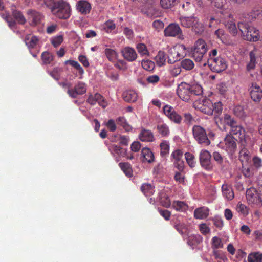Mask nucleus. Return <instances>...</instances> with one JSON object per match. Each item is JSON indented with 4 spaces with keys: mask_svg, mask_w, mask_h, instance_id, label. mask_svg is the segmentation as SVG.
<instances>
[{
    "mask_svg": "<svg viewBox=\"0 0 262 262\" xmlns=\"http://www.w3.org/2000/svg\"><path fill=\"white\" fill-rule=\"evenodd\" d=\"M164 34L166 36L176 37L181 40L184 39L182 31L179 25L176 24H169L164 30Z\"/></svg>",
    "mask_w": 262,
    "mask_h": 262,
    "instance_id": "obj_8",
    "label": "nucleus"
},
{
    "mask_svg": "<svg viewBox=\"0 0 262 262\" xmlns=\"http://www.w3.org/2000/svg\"><path fill=\"white\" fill-rule=\"evenodd\" d=\"M116 122V120L111 119H109L105 124L111 132H115L117 129Z\"/></svg>",
    "mask_w": 262,
    "mask_h": 262,
    "instance_id": "obj_59",
    "label": "nucleus"
},
{
    "mask_svg": "<svg viewBox=\"0 0 262 262\" xmlns=\"http://www.w3.org/2000/svg\"><path fill=\"white\" fill-rule=\"evenodd\" d=\"M171 207L177 211L185 212L188 209V205L184 201H174L171 204Z\"/></svg>",
    "mask_w": 262,
    "mask_h": 262,
    "instance_id": "obj_25",
    "label": "nucleus"
},
{
    "mask_svg": "<svg viewBox=\"0 0 262 262\" xmlns=\"http://www.w3.org/2000/svg\"><path fill=\"white\" fill-rule=\"evenodd\" d=\"M136 49L140 56H147L149 55V52L147 49V47L144 43H137L136 45Z\"/></svg>",
    "mask_w": 262,
    "mask_h": 262,
    "instance_id": "obj_35",
    "label": "nucleus"
},
{
    "mask_svg": "<svg viewBox=\"0 0 262 262\" xmlns=\"http://www.w3.org/2000/svg\"><path fill=\"white\" fill-rule=\"evenodd\" d=\"M192 133L194 139L199 144L204 146H207L210 144L205 130L201 126H194L192 128Z\"/></svg>",
    "mask_w": 262,
    "mask_h": 262,
    "instance_id": "obj_6",
    "label": "nucleus"
},
{
    "mask_svg": "<svg viewBox=\"0 0 262 262\" xmlns=\"http://www.w3.org/2000/svg\"><path fill=\"white\" fill-rule=\"evenodd\" d=\"M233 113L235 116L241 119H244L247 116L243 106L241 105L235 106L233 108Z\"/></svg>",
    "mask_w": 262,
    "mask_h": 262,
    "instance_id": "obj_34",
    "label": "nucleus"
},
{
    "mask_svg": "<svg viewBox=\"0 0 262 262\" xmlns=\"http://www.w3.org/2000/svg\"><path fill=\"white\" fill-rule=\"evenodd\" d=\"M199 227L200 232L204 235H206L210 232L209 227L206 224H201Z\"/></svg>",
    "mask_w": 262,
    "mask_h": 262,
    "instance_id": "obj_62",
    "label": "nucleus"
},
{
    "mask_svg": "<svg viewBox=\"0 0 262 262\" xmlns=\"http://www.w3.org/2000/svg\"><path fill=\"white\" fill-rule=\"evenodd\" d=\"M252 161L253 165L256 168L258 169L262 166V160L260 158L255 156L253 157Z\"/></svg>",
    "mask_w": 262,
    "mask_h": 262,
    "instance_id": "obj_63",
    "label": "nucleus"
},
{
    "mask_svg": "<svg viewBox=\"0 0 262 262\" xmlns=\"http://www.w3.org/2000/svg\"><path fill=\"white\" fill-rule=\"evenodd\" d=\"M196 17H181L180 18V23L181 25L186 28L192 27L194 22L195 21Z\"/></svg>",
    "mask_w": 262,
    "mask_h": 262,
    "instance_id": "obj_29",
    "label": "nucleus"
},
{
    "mask_svg": "<svg viewBox=\"0 0 262 262\" xmlns=\"http://www.w3.org/2000/svg\"><path fill=\"white\" fill-rule=\"evenodd\" d=\"M116 28L115 24L112 20H108L101 26L102 30L107 33H110Z\"/></svg>",
    "mask_w": 262,
    "mask_h": 262,
    "instance_id": "obj_40",
    "label": "nucleus"
},
{
    "mask_svg": "<svg viewBox=\"0 0 262 262\" xmlns=\"http://www.w3.org/2000/svg\"><path fill=\"white\" fill-rule=\"evenodd\" d=\"M184 121L187 124H192L194 121V118L190 113H185L184 114Z\"/></svg>",
    "mask_w": 262,
    "mask_h": 262,
    "instance_id": "obj_64",
    "label": "nucleus"
},
{
    "mask_svg": "<svg viewBox=\"0 0 262 262\" xmlns=\"http://www.w3.org/2000/svg\"><path fill=\"white\" fill-rule=\"evenodd\" d=\"M246 195L249 204H262V198L254 188L248 189L246 191Z\"/></svg>",
    "mask_w": 262,
    "mask_h": 262,
    "instance_id": "obj_10",
    "label": "nucleus"
},
{
    "mask_svg": "<svg viewBox=\"0 0 262 262\" xmlns=\"http://www.w3.org/2000/svg\"><path fill=\"white\" fill-rule=\"evenodd\" d=\"M222 192L223 197L228 201H231L234 198V193L232 186L226 183L222 186Z\"/></svg>",
    "mask_w": 262,
    "mask_h": 262,
    "instance_id": "obj_21",
    "label": "nucleus"
},
{
    "mask_svg": "<svg viewBox=\"0 0 262 262\" xmlns=\"http://www.w3.org/2000/svg\"><path fill=\"white\" fill-rule=\"evenodd\" d=\"M122 97L125 101L133 103L137 101L138 95L134 90H126L123 93Z\"/></svg>",
    "mask_w": 262,
    "mask_h": 262,
    "instance_id": "obj_23",
    "label": "nucleus"
},
{
    "mask_svg": "<svg viewBox=\"0 0 262 262\" xmlns=\"http://www.w3.org/2000/svg\"><path fill=\"white\" fill-rule=\"evenodd\" d=\"M25 41L26 45L29 49L33 48L37 46L39 39L35 36L28 35L25 37Z\"/></svg>",
    "mask_w": 262,
    "mask_h": 262,
    "instance_id": "obj_30",
    "label": "nucleus"
},
{
    "mask_svg": "<svg viewBox=\"0 0 262 262\" xmlns=\"http://www.w3.org/2000/svg\"><path fill=\"white\" fill-rule=\"evenodd\" d=\"M157 129L159 134L162 137L168 136L170 134L168 126L164 123H159L157 126Z\"/></svg>",
    "mask_w": 262,
    "mask_h": 262,
    "instance_id": "obj_31",
    "label": "nucleus"
},
{
    "mask_svg": "<svg viewBox=\"0 0 262 262\" xmlns=\"http://www.w3.org/2000/svg\"><path fill=\"white\" fill-rule=\"evenodd\" d=\"M166 55L164 52L159 51L155 58V60L158 66L161 67L165 64L166 62Z\"/></svg>",
    "mask_w": 262,
    "mask_h": 262,
    "instance_id": "obj_39",
    "label": "nucleus"
},
{
    "mask_svg": "<svg viewBox=\"0 0 262 262\" xmlns=\"http://www.w3.org/2000/svg\"><path fill=\"white\" fill-rule=\"evenodd\" d=\"M207 64H208L212 71L217 73L225 70L228 67L226 60L221 57L207 59Z\"/></svg>",
    "mask_w": 262,
    "mask_h": 262,
    "instance_id": "obj_7",
    "label": "nucleus"
},
{
    "mask_svg": "<svg viewBox=\"0 0 262 262\" xmlns=\"http://www.w3.org/2000/svg\"><path fill=\"white\" fill-rule=\"evenodd\" d=\"M160 154L162 156H165L169 154L170 144L168 141L164 140L160 144Z\"/></svg>",
    "mask_w": 262,
    "mask_h": 262,
    "instance_id": "obj_38",
    "label": "nucleus"
},
{
    "mask_svg": "<svg viewBox=\"0 0 262 262\" xmlns=\"http://www.w3.org/2000/svg\"><path fill=\"white\" fill-rule=\"evenodd\" d=\"M12 15L18 23L23 25L26 23V19L20 11H14Z\"/></svg>",
    "mask_w": 262,
    "mask_h": 262,
    "instance_id": "obj_50",
    "label": "nucleus"
},
{
    "mask_svg": "<svg viewBox=\"0 0 262 262\" xmlns=\"http://www.w3.org/2000/svg\"><path fill=\"white\" fill-rule=\"evenodd\" d=\"M245 132L244 129L241 126L237 125L236 124L231 127V130L228 135H231L232 136L235 135L240 139L241 142H246L247 138L245 137Z\"/></svg>",
    "mask_w": 262,
    "mask_h": 262,
    "instance_id": "obj_17",
    "label": "nucleus"
},
{
    "mask_svg": "<svg viewBox=\"0 0 262 262\" xmlns=\"http://www.w3.org/2000/svg\"><path fill=\"white\" fill-rule=\"evenodd\" d=\"M220 148L225 150L229 155H232L236 150V140L231 135H227L223 142L219 143Z\"/></svg>",
    "mask_w": 262,
    "mask_h": 262,
    "instance_id": "obj_5",
    "label": "nucleus"
},
{
    "mask_svg": "<svg viewBox=\"0 0 262 262\" xmlns=\"http://www.w3.org/2000/svg\"><path fill=\"white\" fill-rule=\"evenodd\" d=\"M186 47L184 45H179L170 48L168 51V62L173 63L186 55Z\"/></svg>",
    "mask_w": 262,
    "mask_h": 262,
    "instance_id": "obj_4",
    "label": "nucleus"
},
{
    "mask_svg": "<svg viewBox=\"0 0 262 262\" xmlns=\"http://www.w3.org/2000/svg\"><path fill=\"white\" fill-rule=\"evenodd\" d=\"M185 158L187 163L191 167L193 168L195 166L196 162L194 155L190 152H186L185 154Z\"/></svg>",
    "mask_w": 262,
    "mask_h": 262,
    "instance_id": "obj_45",
    "label": "nucleus"
},
{
    "mask_svg": "<svg viewBox=\"0 0 262 262\" xmlns=\"http://www.w3.org/2000/svg\"><path fill=\"white\" fill-rule=\"evenodd\" d=\"M104 53L108 60L112 62H115L118 57L117 52L112 49L106 48L104 50Z\"/></svg>",
    "mask_w": 262,
    "mask_h": 262,
    "instance_id": "obj_32",
    "label": "nucleus"
},
{
    "mask_svg": "<svg viewBox=\"0 0 262 262\" xmlns=\"http://www.w3.org/2000/svg\"><path fill=\"white\" fill-rule=\"evenodd\" d=\"M119 165L126 176L131 177L133 176V170L130 164L128 163H120Z\"/></svg>",
    "mask_w": 262,
    "mask_h": 262,
    "instance_id": "obj_37",
    "label": "nucleus"
},
{
    "mask_svg": "<svg viewBox=\"0 0 262 262\" xmlns=\"http://www.w3.org/2000/svg\"><path fill=\"white\" fill-rule=\"evenodd\" d=\"M101 98L102 95L99 93H96L94 95H91L89 97L87 101L91 105H94L98 102V100H100Z\"/></svg>",
    "mask_w": 262,
    "mask_h": 262,
    "instance_id": "obj_55",
    "label": "nucleus"
},
{
    "mask_svg": "<svg viewBox=\"0 0 262 262\" xmlns=\"http://www.w3.org/2000/svg\"><path fill=\"white\" fill-rule=\"evenodd\" d=\"M183 153L180 149H177L172 151L171 154V161L174 166L180 170H183L184 168V162L182 160Z\"/></svg>",
    "mask_w": 262,
    "mask_h": 262,
    "instance_id": "obj_14",
    "label": "nucleus"
},
{
    "mask_svg": "<svg viewBox=\"0 0 262 262\" xmlns=\"http://www.w3.org/2000/svg\"><path fill=\"white\" fill-rule=\"evenodd\" d=\"M250 97L255 102H259L262 98V89L256 83H252L249 88Z\"/></svg>",
    "mask_w": 262,
    "mask_h": 262,
    "instance_id": "obj_13",
    "label": "nucleus"
},
{
    "mask_svg": "<svg viewBox=\"0 0 262 262\" xmlns=\"http://www.w3.org/2000/svg\"><path fill=\"white\" fill-rule=\"evenodd\" d=\"M42 18L41 15L37 12H33L30 15L29 19L31 21V25H35L38 23Z\"/></svg>",
    "mask_w": 262,
    "mask_h": 262,
    "instance_id": "obj_46",
    "label": "nucleus"
},
{
    "mask_svg": "<svg viewBox=\"0 0 262 262\" xmlns=\"http://www.w3.org/2000/svg\"><path fill=\"white\" fill-rule=\"evenodd\" d=\"M116 123L121 126L125 132H130L133 129L132 126L129 125L124 117L120 116L116 119Z\"/></svg>",
    "mask_w": 262,
    "mask_h": 262,
    "instance_id": "obj_26",
    "label": "nucleus"
},
{
    "mask_svg": "<svg viewBox=\"0 0 262 262\" xmlns=\"http://www.w3.org/2000/svg\"><path fill=\"white\" fill-rule=\"evenodd\" d=\"M226 27L232 34L235 35L237 33V29L235 23L233 21L228 22L226 25Z\"/></svg>",
    "mask_w": 262,
    "mask_h": 262,
    "instance_id": "obj_58",
    "label": "nucleus"
},
{
    "mask_svg": "<svg viewBox=\"0 0 262 262\" xmlns=\"http://www.w3.org/2000/svg\"><path fill=\"white\" fill-rule=\"evenodd\" d=\"M221 121L223 122L224 123L230 126V127H232L237 123L235 120L230 115L228 114L224 115L223 117L221 118Z\"/></svg>",
    "mask_w": 262,
    "mask_h": 262,
    "instance_id": "obj_41",
    "label": "nucleus"
},
{
    "mask_svg": "<svg viewBox=\"0 0 262 262\" xmlns=\"http://www.w3.org/2000/svg\"><path fill=\"white\" fill-rule=\"evenodd\" d=\"M247 260L248 262H262V253L260 252H251L248 255Z\"/></svg>",
    "mask_w": 262,
    "mask_h": 262,
    "instance_id": "obj_33",
    "label": "nucleus"
},
{
    "mask_svg": "<svg viewBox=\"0 0 262 262\" xmlns=\"http://www.w3.org/2000/svg\"><path fill=\"white\" fill-rule=\"evenodd\" d=\"M190 85L185 82H181L178 87L177 94L184 101H188L191 97L190 90Z\"/></svg>",
    "mask_w": 262,
    "mask_h": 262,
    "instance_id": "obj_9",
    "label": "nucleus"
},
{
    "mask_svg": "<svg viewBox=\"0 0 262 262\" xmlns=\"http://www.w3.org/2000/svg\"><path fill=\"white\" fill-rule=\"evenodd\" d=\"M235 210L237 213L244 217L247 216L249 214V209L245 204H243L241 202H239L236 205Z\"/></svg>",
    "mask_w": 262,
    "mask_h": 262,
    "instance_id": "obj_27",
    "label": "nucleus"
},
{
    "mask_svg": "<svg viewBox=\"0 0 262 262\" xmlns=\"http://www.w3.org/2000/svg\"><path fill=\"white\" fill-rule=\"evenodd\" d=\"M1 15L8 23L10 28H11L12 29L15 28V21L11 18V17L10 16L8 13L1 14Z\"/></svg>",
    "mask_w": 262,
    "mask_h": 262,
    "instance_id": "obj_52",
    "label": "nucleus"
},
{
    "mask_svg": "<svg viewBox=\"0 0 262 262\" xmlns=\"http://www.w3.org/2000/svg\"><path fill=\"white\" fill-rule=\"evenodd\" d=\"M250 60L247 64V70L250 71L255 68L256 64L255 53L254 51H251L249 53Z\"/></svg>",
    "mask_w": 262,
    "mask_h": 262,
    "instance_id": "obj_36",
    "label": "nucleus"
},
{
    "mask_svg": "<svg viewBox=\"0 0 262 262\" xmlns=\"http://www.w3.org/2000/svg\"><path fill=\"white\" fill-rule=\"evenodd\" d=\"M211 155L206 150H202L200 154V161L202 167L209 169L210 167Z\"/></svg>",
    "mask_w": 262,
    "mask_h": 262,
    "instance_id": "obj_19",
    "label": "nucleus"
},
{
    "mask_svg": "<svg viewBox=\"0 0 262 262\" xmlns=\"http://www.w3.org/2000/svg\"><path fill=\"white\" fill-rule=\"evenodd\" d=\"M202 241V237L199 234L191 235L188 237L187 243L188 245L192 246Z\"/></svg>",
    "mask_w": 262,
    "mask_h": 262,
    "instance_id": "obj_42",
    "label": "nucleus"
},
{
    "mask_svg": "<svg viewBox=\"0 0 262 262\" xmlns=\"http://www.w3.org/2000/svg\"><path fill=\"white\" fill-rule=\"evenodd\" d=\"M181 66L179 65H174L169 69L170 73L172 76H177L181 72Z\"/></svg>",
    "mask_w": 262,
    "mask_h": 262,
    "instance_id": "obj_57",
    "label": "nucleus"
},
{
    "mask_svg": "<svg viewBox=\"0 0 262 262\" xmlns=\"http://www.w3.org/2000/svg\"><path fill=\"white\" fill-rule=\"evenodd\" d=\"M160 202L163 206L166 208L170 207L171 204L169 197L166 195H164L162 198L160 199Z\"/></svg>",
    "mask_w": 262,
    "mask_h": 262,
    "instance_id": "obj_61",
    "label": "nucleus"
},
{
    "mask_svg": "<svg viewBox=\"0 0 262 262\" xmlns=\"http://www.w3.org/2000/svg\"><path fill=\"white\" fill-rule=\"evenodd\" d=\"M163 112L171 121L177 124L181 123V116L175 111L172 106L169 105H164L163 107Z\"/></svg>",
    "mask_w": 262,
    "mask_h": 262,
    "instance_id": "obj_11",
    "label": "nucleus"
},
{
    "mask_svg": "<svg viewBox=\"0 0 262 262\" xmlns=\"http://www.w3.org/2000/svg\"><path fill=\"white\" fill-rule=\"evenodd\" d=\"M141 189L143 193L146 196L150 195L155 192L154 188L151 185L149 184L142 185Z\"/></svg>",
    "mask_w": 262,
    "mask_h": 262,
    "instance_id": "obj_44",
    "label": "nucleus"
},
{
    "mask_svg": "<svg viewBox=\"0 0 262 262\" xmlns=\"http://www.w3.org/2000/svg\"><path fill=\"white\" fill-rule=\"evenodd\" d=\"M52 14L60 19H67L72 14V8L70 4L64 0L54 1L50 7Z\"/></svg>",
    "mask_w": 262,
    "mask_h": 262,
    "instance_id": "obj_1",
    "label": "nucleus"
},
{
    "mask_svg": "<svg viewBox=\"0 0 262 262\" xmlns=\"http://www.w3.org/2000/svg\"><path fill=\"white\" fill-rule=\"evenodd\" d=\"M76 6L77 10L82 14H87L89 13L92 8L91 4L85 0L78 1Z\"/></svg>",
    "mask_w": 262,
    "mask_h": 262,
    "instance_id": "obj_20",
    "label": "nucleus"
},
{
    "mask_svg": "<svg viewBox=\"0 0 262 262\" xmlns=\"http://www.w3.org/2000/svg\"><path fill=\"white\" fill-rule=\"evenodd\" d=\"M141 159L143 163H151L155 161L154 154L149 148L144 147L141 150Z\"/></svg>",
    "mask_w": 262,
    "mask_h": 262,
    "instance_id": "obj_18",
    "label": "nucleus"
},
{
    "mask_svg": "<svg viewBox=\"0 0 262 262\" xmlns=\"http://www.w3.org/2000/svg\"><path fill=\"white\" fill-rule=\"evenodd\" d=\"M181 66L186 70L189 71L194 68V63L192 60L186 58L181 61Z\"/></svg>",
    "mask_w": 262,
    "mask_h": 262,
    "instance_id": "obj_43",
    "label": "nucleus"
},
{
    "mask_svg": "<svg viewBox=\"0 0 262 262\" xmlns=\"http://www.w3.org/2000/svg\"><path fill=\"white\" fill-rule=\"evenodd\" d=\"M212 221L213 222V224L216 227L221 228L223 226V221L222 219L220 216H214L213 218Z\"/></svg>",
    "mask_w": 262,
    "mask_h": 262,
    "instance_id": "obj_60",
    "label": "nucleus"
},
{
    "mask_svg": "<svg viewBox=\"0 0 262 262\" xmlns=\"http://www.w3.org/2000/svg\"><path fill=\"white\" fill-rule=\"evenodd\" d=\"M207 50L208 48L206 42L202 39H199L195 41L192 50V56L196 62H200L205 66L207 65Z\"/></svg>",
    "mask_w": 262,
    "mask_h": 262,
    "instance_id": "obj_2",
    "label": "nucleus"
},
{
    "mask_svg": "<svg viewBox=\"0 0 262 262\" xmlns=\"http://www.w3.org/2000/svg\"><path fill=\"white\" fill-rule=\"evenodd\" d=\"M41 59L44 64H49L53 60V55L48 52H44L42 53Z\"/></svg>",
    "mask_w": 262,
    "mask_h": 262,
    "instance_id": "obj_54",
    "label": "nucleus"
},
{
    "mask_svg": "<svg viewBox=\"0 0 262 262\" xmlns=\"http://www.w3.org/2000/svg\"><path fill=\"white\" fill-rule=\"evenodd\" d=\"M86 91V86L85 84L81 81L78 82L73 88L69 89L67 90V93L72 98H75L78 95H83Z\"/></svg>",
    "mask_w": 262,
    "mask_h": 262,
    "instance_id": "obj_12",
    "label": "nucleus"
},
{
    "mask_svg": "<svg viewBox=\"0 0 262 262\" xmlns=\"http://www.w3.org/2000/svg\"><path fill=\"white\" fill-rule=\"evenodd\" d=\"M191 28L193 31L196 33H200L203 31V25L199 21L197 18Z\"/></svg>",
    "mask_w": 262,
    "mask_h": 262,
    "instance_id": "obj_53",
    "label": "nucleus"
},
{
    "mask_svg": "<svg viewBox=\"0 0 262 262\" xmlns=\"http://www.w3.org/2000/svg\"><path fill=\"white\" fill-rule=\"evenodd\" d=\"M211 246L213 249H219L223 247L222 239L217 236H214L211 239Z\"/></svg>",
    "mask_w": 262,
    "mask_h": 262,
    "instance_id": "obj_47",
    "label": "nucleus"
},
{
    "mask_svg": "<svg viewBox=\"0 0 262 262\" xmlns=\"http://www.w3.org/2000/svg\"><path fill=\"white\" fill-rule=\"evenodd\" d=\"M191 95H200L202 94L203 90L202 86L199 84L190 85V88Z\"/></svg>",
    "mask_w": 262,
    "mask_h": 262,
    "instance_id": "obj_51",
    "label": "nucleus"
},
{
    "mask_svg": "<svg viewBox=\"0 0 262 262\" xmlns=\"http://www.w3.org/2000/svg\"><path fill=\"white\" fill-rule=\"evenodd\" d=\"M209 209L206 207L196 208L194 211V216L196 219H205L209 215Z\"/></svg>",
    "mask_w": 262,
    "mask_h": 262,
    "instance_id": "obj_24",
    "label": "nucleus"
},
{
    "mask_svg": "<svg viewBox=\"0 0 262 262\" xmlns=\"http://www.w3.org/2000/svg\"><path fill=\"white\" fill-rule=\"evenodd\" d=\"M177 0H161L160 4L164 9L170 8L174 6Z\"/></svg>",
    "mask_w": 262,
    "mask_h": 262,
    "instance_id": "obj_56",
    "label": "nucleus"
},
{
    "mask_svg": "<svg viewBox=\"0 0 262 262\" xmlns=\"http://www.w3.org/2000/svg\"><path fill=\"white\" fill-rule=\"evenodd\" d=\"M63 36L62 35H57L51 38V42L55 48L59 46L63 42Z\"/></svg>",
    "mask_w": 262,
    "mask_h": 262,
    "instance_id": "obj_49",
    "label": "nucleus"
},
{
    "mask_svg": "<svg viewBox=\"0 0 262 262\" xmlns=\"http://www.w3.org/2000/svg\"><path fill=\"white\" fill-rule=\"evenodd\" d=\"M144 69L146 71H151L155 68V63L150 60H143L141 63Z\"/></svg>",
    "mask_w": 262,
    "mask_h": 262,
    "instance_id": "obj_48",
    "label": "nucleus"
},
{
    "mask_svg": "<svg viewBox=\"0 0 262 262\" xmlns=\"http://www.w3.org/2000/svg\"><path fill=\"white\" fill-rule=\"evenodd\" d=\"M110 151L113 154H117L120 157L125 156L126 149L120 147L116 144H112L109 146Z\"/></svg>",
    "mask_w": 262,
    "mask_h": 262,
    "instance_id": "obj_28",
    "label": "nucleus"
},
{
    "mask_svg": "<svg viewBox=\"0 0 262 262\" xmlns=\"http://www.w3.org/2000/svg\"><path fill=\"white\" fill-rule=\"evenodd\" d=\"M122 56L124 59L129 62L135 61L138 57L137 53L135 50L130 47H125L121 51Z\"/></svg>",
    "mask_w": 262,
    "mask_h": 262,
    "instance_id": "obj_16",
    "label": "nucleus"
},
{
    "mask_svg": "<svg viewBox=\"0 0 262 262\" xmlns=\"http://www.w3.org/2000/svg\"><path fill=\"white\" fill-rule=\"evenodd\" d=\"M194 106L205 114L212 115L213 113V104L209 99L203 100L201 104L196 103Z\"/></svg>",
    "mask_w": 262,
    "mask_h": 262,
    "instance_id": "obj_15",
    "label": "nucleus"
},
{
    "mask_svg": "<svg viewBox=\"0 0 262 262\" xmlns=\"http://www.w3.org/2000/svg\"><path fill=\"white\" fill-rule=\"evenodd\" d=\"M139 139L142 142H149L154 141L155 138L153 133L150 130L142 128L139 134Z\"/></svg>",
    "mask_w": 262,
    "mask_h": 262,
    "instance_id": "obj_22",
    "label": "nucleus"
},
{
    "mask_svg": "<svg viewBox=\"0 0 262 262\" xmlns=\"http://www.w3.org/2000/svg\"><path fill=\"white\" fill-rule=\"evenodd\" d=\"M238 28L244 40L251 42H256L260 40V35L259 30L253 26H250L248 23H238Z\"/></svg>",
    "mask_w": 262,
    "mask_h": 262,
    "instance_id": "obj_3",
    "label": "nucleus"
}]
</instances>
